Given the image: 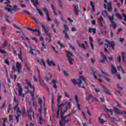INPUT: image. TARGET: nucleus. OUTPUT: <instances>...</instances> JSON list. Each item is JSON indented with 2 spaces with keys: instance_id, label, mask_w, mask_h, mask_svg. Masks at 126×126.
Instances as JSON below:
<instances>
[{
  "instance_id": "obj_36",
  "label": "nucleus",
  "mask_w": 126,
  "mask_h": 126,
  "mask_svg": "<svg viewBox=\"0 0 126 126\" xmlns=\"http://www.w3.org/2000/svg\"><path fill=\"white\" fill-rule=\"evenodd\" d=\"M57 43L58 44V45H59V46L61 47V48H65V45H64V44H63V43H61V42H60V41H58Z\"/></svg>"
},
{
  "instance_id": "obj_38",
  "label": "nucleus",
  "mask_w": 126,
  "mask_h": 126,
  "mask_svg": "<svg viewBox=\"0 0 126 126\" xmlns=\"http://www.w3.org/2000/svg\"><path fill=\"white\" fill-rule=\"evenodd\" d=\"M22 33H23V36H22V38L23 39H24V40H26V41H28V42H29V38H28V37L24 36V33H23V32H22Z\"/></svg>"
},
{
  "instance_id": "obj_46",
  "label": "nucleus",
  "mask_w": 126,
  "mask_h": 126,
  "mask_svg": "<svg viewBox=\"0 0 126 126\" xmlns=\"http://www.w3.org/2000/svg\"><path fill=\"white\" fill-rule=\"evenodd\" d=\"M106 111L107 112H109V113H110L111 116H113L114 115V113L113 112V110H112V109H109L107 108Z\"/></svg>"
},
{
  "instance_id": "obj_16",
  "label": "nucleus",
  "mask_w": 126,
  "mask_h": 126,
  "mask_svg": "<svg viewBox=\"0 0 126 126\" xmlns=\"http://www.w3.org/2000/svg\"><path fill=\"white\" fill-rule=\"evenodd\" d=\"M46 63L49 66H52H52H55L56 65V63L53 62V61H50L49 59L47 60Z\"/></svg>"
},
{
  "instance_id": "obj_12",
  "label": "nucleus",
  "mask_w": 126,
  "mask_h": 126,
  "mask_svg": "<svg viewBox=\"0 0 126 126\" xmlns=\"http://www.w3.org/2000/svg\"><path fill=\"white\" fill-rule=\"evenodd\" d=\"M106 42H107V44L108 45H110V47L112 48V50H115V46L116 45H115V42L114 41H110L109 40H105Z\"/></svg>"
},
{
  "instance_id": "obj_33",
  "label": "nucleus",
  "mask_w": 126,
  "mask_h": 126,
  "mask_svg": "<svg viewBox=\"0 0 126 126\" xmlns=\"http://www.w3.org/2000/svg\"><path fill=\"white\" fill-rule=\"evenodd\" d=\"M42 29H43L44 31V33L47 34H48V28H46V26H45V25H42Z\"/></svg>"
},
{
  "instance_id": "obj_49",
  "label": "nucleus",
  "mask_w": 126,
  "mask_h": 126,
  "mask_svg": "<svg viewBox=\"0 0 126 126\" xmlns=\"http://www.w3.org/2000/svg\"><path fill=\"white\" fill-rule=\"evenodd\" d=\"M4 9H5V10H7L8 11V12H11V8H7V7H5L4 8Z\"/></svg>"
},
{
  "instance_id": "obj_17",
  "label": "nucleus",
  "mask_w": 126,
  "mask_h": 126,
  "mask_svg": "<svg viewBox=\"0 0 126 126\" xmlns=\"http://www.w3.org/2000/svg\"><path fill=\"white\" fill-rule=\"evenodd\" d=\"M63 97V96L61 95H60V94L59 93L57 95V107L58 109H59V106H61V104L59 105L60 104V102H61V98Z\"/></svg>"
},
{
  "instance_id": "obj_26",
  "label": "nucleus",
  "mask_w": 126,
  "mask_h": 126,
  "mask_svg": "<svg viewBox=\"0 0 126 126\" xmlns=\"http://www.w3.org/2000/svg\"><path fill=\"white\" fill-rule=\"evenodd\" d=\"M82 80L84 81L85 83H86L87 85H88V84L87 83V82H86V80L85 79V78H84L83 76H80L79 77V79H78V81H82Z\"/></svg>"
},
{
  "instance_id": "obj_8",
  "label": "nucleus",
  "mask_w": 126,
  "mask_h": 126,
  "mask_svg": "<svg viewBox=\"0 0 126 126\" xmlns=\"http://www.w3.org/2000/svg\"><path fill=\"white\" fill-rule=\"evenodd\" d=\"M16 67L17 68V74H19L20 73V70L22 68V65H21V63L19 62H17L16 64Z\"/></svg>"
},
{
  "instance_id": "obj_48",
  "label": "nucleus",
  "mask_w": 126,
  "mask_h": 126,
  "mask_svg": "<svg viewBox=\"0 0 126 126\" xmlns=\"http://www.w3.org/2000/svg\"><path fill=\"white\" fill-rule=\"evenodd\" d=\"M36 10H37V11L38 14H39V15H40V16H43V13H42L41 12V10H40V9L37 8V9H36Z\"/></svg>"
},
{
  "instance_id": "obj_57",
  "label": "nucleus",
  "mask_w": 126,
  "mask_h": 126,
  "mask_svg": "<svg viewBox=\"0 0 126 126\" xmlns=\"http://www.w3.org/2000/svg\"><path fill=\"white\" fill-rule=\"evenodd\" d=\"M28 30L31 31L32 32H35L36 31V29H33L32 28H28Z\"/></svg>"
},
{
  "instance_id": "obj_22",
  "label": "nucleus",
  "mask_w": 126,
  "mask_h": 126,
  "mask_svg": "<svg viewBox=\"0 0 126 126\" xmlns=\"http://www.w3.org/2000/svg\"><path fill=\"white\" fill-rule=\"evenodd\" d=\"M46 120L43 119V115H40L39 119V124L40 125H42L43 123H45Z\"/></svg>"
},
{
  "instance_id": "obj_42",
  "label": "nucleus",
  "mask_w": 126,
  "mask_h": 126,
  "mask_svg": "<svg viewBox=\"0 0 126 126\" xmlns=\"http://www.w3.org/2000/svg\"><path fill=\"white\" fill-rule=\"evenodd\" d=\"M51 7L52 8L53 12L54 13V15L56 16L57 13H56V11H55V7L53 6V4H51Z\"/></svg>"
},
{
  "instance_id": "obj_60",
  "label": "nucleus",
  "mask_w": 126,
  "mask_h": 126,
  "mask_svg": "<svg viewBox=\"0 0 126 126\" xmlns=\"http://www.w3.org/2000/svg\"><path fill=\"white\" fill-rule=\"evenodd\" d=\"M37 4H39V1H38V0H35V1H34L33 3V5H36Z\"/></svg>"
},
{
  "instance_id": "obj_2",
  "label": "nucleus",
  "mask_w": 126,
  "mask_h": 126,
  "mask_svg": "<svg viewBox=\"0 0 126 126\" xmlns=\"http://www.w3.org/2000/svg\"><path fill=\"white\" fill-rule=\"evenodd\" d=\"M65 52L67 53V59L68 60V61L69 62V64H70L71 65L73 64V59L71 58V57H73V54H72V52H70L68 50H66Z\"/></svg>"
},
{
  "instance_id": "obj_1",
  "label": "nucleus",
  "mask_w": 126,
  "mask_h": 126,
  "mask_svg": "<svg viewBox=\"0 0 126 126\" xmlns=\"http://www.w3.org/2000/svg\"><path fill=\"white\" fill-rule=\"evenodd\" d=\"M70 103L69 102H67V100H63L60 105L58 106V108L57 109V119L60 118V113H61V118L62 121L59 122L60 126H63V122H65L67 118L66 116L64 117L63 116H64V114L67 112V110H68V109H70Z\"/></svg>"
},
{
  "instance_id": "obj_56",
  "label": "nucleus",
  "mask_w": 126,
  "mask_h": 126,
  "mask_svg": "<svg viewBox=\"0 0 126 126\" xmlns=\"http://www.w3.org/2000/svg\"><path fill=\"white\" fill-rule=\"evenodd\" d=\"M30 49L32 52V53H31L32 55H35V53H34V49H33L32 47H30Z\"/></svg>"
},
{
  "instance_id": "obj_21",
  "label": "nucleus",
  "mask_w": 126,
  "mask_h": 126,
  "mask_svg": "<svg viewBox=\"0 0 126 126\" xmlns=\"http://www.w3.org/2000/svg\"><path fill=\"white\" fill-rule=\"evenodd\" d=\"M41 44L42 46L41 48V51L42 52H44V53L46 52V50H46V49H47V45H46V44H44V43H43V42H42L41 43Z\"/></svg>"
},
{
  "instance_id": "obj_14",
  "label": "nucleus",
  "mask_w": 126,
  "mask_h": 126,
  "mask_svg": "<svg viewBox=\"0 0 126 126\" xmlns=\"http://www.w3.org/2000/svg\"><path fill=\"white\" fill-rule=\"evenodd\" d=\"M10 8H11V10L13 12H16V11H18L20 9L17 5H14L13 6H11V7H10Z\"/></svg>"
},
{
  "instance_id": "obj_23",
  "label": "nucleus",
  "mask_w": 126,
  "mask_h": 126,
  "mask_svg": "<svg viewBox=\"0 0 126 126\" xmlns=\"http://www.w3.org/2000/svg\"><path fill=\"white\" fill-rule=\"evenodd\" d=\"M52 82L54 84V88L56 89V90H57L58 89V85H57V83H59V82L57 81L56 80H53Z\"/></svg>"
},
{
  "instance_id": "obj_9",
  "label": "nucleus",
  "mask_w": 126,
  "mask_h": 126,
  "mask_svg": "<svg viewBox=\"0 0 126 126\" xmlns=\"http://www.w3.org/2000/svg\"><path fill=\"white\" fill-rule=\"evenodd\" d=\"M109 19L110 21L111 22L114 29H116V28H117V24H116V23L114 21V20H115V18L114 17V16L109 17Z\"/></svg>"
},
{
  "instance_id": "obj_7",
  "label": "nucleus",
  "mask_w": 126,
  "mask_h": 126,
  "mask_svg": "<svg viewBox=\"0 0 126 126\" xmlns=\"http://www.w3.org/2000/svg\"><path fill=\"white\" fill-rule=\"evenodd\" d=\"M101 86L102 87L103 92H104V93H106V94L109 95H112V94L111 93L110 90H109V89H108L107 87L103 85H101Z\"/></svg>"
},
{
  "instance_id": "obj_32",
  "label": "nucleus",
  "mask_w": 126,
  "mask_h": 126,
  "mask_svg": "<svg viewBox=\"0 0 126 126\" xmlns=\"http://www.w3.org/2000/svg\"><path fill=\"white\" fill-rule=\"evenodd\" d=\"M28 114H29V118L32 121V111H31V110L28 111Z\"/></svg>"
},
{
  "instance_id": "obj_11",
  "label": "nucleus",
  "mask_w": 126,
  "mask_h": 126,
  "mask_svg": "<svg viewBox=\"0 0 126 126\" xmlns=\"http://www.w3.org/2000/svg\"><path fill=\"white\" fill-rule=\"evenodd\" d=\"M72 82L74 84V85H77V84H78V85H79V87H81V84L83 83L82 81L77 82L75 79H72Z\"/></svg>"
},
{
  "instance_id": "obj_43",
  "label": "nucleus",
  "mask_w": 126,
  "mask_h": 126,
  "mask_svg": "<svg viewBox=\"0 0 126 126\" xmlns=\"http://www.w3.org/2000/svg\"><path fill=\"white\" fill-rule=\"evenodd\" d=\"M15 71H16V67H15V65H13L11 72H15Z\"/></svg>"
},
{
  "instance_id": "obj_35",
  "label": "nucleus",
  "mask_w": 126,
  "mask_h": 126,
  "mask_svg": "<svg viewBox=\"0 0 126 126\" xmlns=\"http://www.w3.org/2000/svg\"><path fill=\"white\" fill-rule=\"evenodd\" d=\"M126 52H122V61L124 62H126Z\"/></svg>"
},
{
  "instance_id": "obj_13",
  "label": "nucleus",
  "mask_w": 126,
  "mask_h": 126,
  "mask_svg": "<svg viewBox=\"0 0 126 126\" xmlns=\"http://www.w3.org/2000/svg\"><path fill=\"white\" fill-rule=\"evenodd\" d=\"M113 111L115 114H117V115H124V113L122 112V110L118 108H114Z\"/></svg>"
},
{
  "instance_id": "obj_54",
  "label": "nucleus",
  "mask_w": 126,
  "mask_h": 126,
  "mask_svg": "<svg viewBox=\"0 0 126 126\" xmlns=\"http://www.w3.org/2000/svg\"><path fill=\"white\" fill-rule=\"evenodd\" d=\"M116 16L119 18V19H123V16H122L120 14H116Z\"/></svg>"
},
{
  "instance_id": "obj_61",
  "label": "nucleus",
  "mask_w": 126,
  "mask_h": 126,
  "mask_svg": "<svg viewBox=\"0 0 126 126\" xmlns=\"http://www.w3.org/2000/svg\"><path fill=\"white\" fill-rule=\"evenodd\" d=\"M119 94V95H120V96H122V93H121V92L120 91H116L115 92V94Z\"/></svg>"
},
{
  "instance_id": "obj_55",
  "label": "nucleus",
  "mask_w": 126,
  "mask_h": 126,
  "mask_svg": "<svg viewBox=\"0 0 126 126\" xmlns=\"http://www.w3.org/2000/svg\"><path fill=\"white\" fill-rule=\"evenodd\" d=\"M117 88H118V89H120V90H124V88H123V87H121V85H120V84L117 85Z\"/></svg>"
},
{
  "instance_id": "obj_10",
  "label": "nucleus",
  "mask_w": 126,
  "mask_h": 126,
  "mask_svg": "<svg viewBox=\"0 0 126 126\" xmlns=\"http://www.w3.org/2000/svg\"><path fill=\"white\" fill-rule=\"evenodd\" d=\"M100 72L102 73V74L103 75V77L107 82H110L111 81V79H109L108 77L107 76H110L109 75H108L107 73H105V72H103V70H100Z\"/></svg>"
},
{
  "instance_id": "obj_30",
  "label": "nucleus",
  "mask_w": 126,
  "mask_h": 126,
  "mask_svg": "<svg viewBox=\"0 0 126 126\" xmlns=\"http://www.w3.org/2000/svg\"><path fill=\"white\" fill-rule=\"evenodd\" d=\"M116 72H117V69H116V67H114V66L112 65L111 69V73L112 74H114V73H116Z\"/></svg>"
},
{
  "instance_id": "obj_62",
  "label": "nucleus",
  "mask_w": 126,
  "mask_h": 126,
  "mask_svg": "<svg viewBox=\"0 0 126 126\" xmlns=\"http://www.w3.org/2000/svg\"><path fill=\"white\" fill-rule=\"evenodd\" d=\"M112 8H113L112 6H108L107 7V10H108V11H109V12L111 11V10H112Z\"/></svg>"
},
{
  "instance_id": "obj_20",
  "label": "nucleus",
  "mask_w": 126,
  "mask_h": 126,
  "mask_svg": "<svg viewBox=\"0 0 126 126\" xmlns=\"http://www.w3.org/2000/svg\"><path fill=\"white\" fill-rule=\"evenodd\" d=\"M102 60H99V63H104L106 61H108V58H107V56L106 55L103 54L102 55Z\"/></svg>"
},
{
  "instance_id": "obj_28",
  "label": "nucleus",
  "mask_w": 126,
  "mask_h": 126,
  "mask_svg": "<svg viewBox=\"0 0 126 126\" xmlns=\"http://www.w3.org/2000/svg\"><path fill=\"white\" fill-rule=\"evenodd\" d=\"M39 82L41 86H42L43 87L45 86L46 84H45V82L44 81V80L41 79V78H39Z\"/></svg>"
},
{
  "instance_id": "obj_52",
  "label": "nucleus",
  "mask_w": 126,
  "mask_h": 126,
  "mask_svg": "<svg viewBox=\"0 0 126 126\" xmlns=\"http://www.w3.org/2000/svg\"><path fill=\"white\" fill-rule=\"evenodd\" d=\"M35 92V88H34V89L32 91H31V95L32 96V97H34V93Z\"/></svg>"
},
{
  "instance_id": "obj_63",
  "label": "nucleus",
  "mask_w": 126,
  "mask_h": 126,
  "mask_svg": "<svg viewBox=\"0 0 126 126\" xmlns=\"http://www.w3.org/2000/svg\"><path fill=\"white\" fill-rule=\"evenodd\" d=\"M118 63H121V62H122V57H121V56L118 57Z\"/></svg>"
},
{
  "instance_id": "obj_25",
  "label": "nucleus",
  "mask_w": 126,
  "mask_h": 126,
  "mask_svg": "<svg viewBox=\"0 0 126 126\" xmlns=\"http://www.w3.org/2000/svg\"><path fill=\"white\" fill-rule=\"evenodd\" d=\"M92 98H93L94 100H96V98L92 96V95L91 94H89V95H88L87 96V97L86 98V100L87 101H88V102L89 101V100H90V99H91Z\"/></svg>"
},
{
  "instance_id": "obj_31",
  "label": "nucleus",
  "mask_w": 126,
  "mask_h": 126,
  "mask_svg": "<svg viewBox=\"0 0 126 126\" xmlns=\"http://www.w3.org/2000/svg\"><path fill=\"white\" fill-rule=\"evenodd\" d=\"M101 118H102V115H101L99 118H98V120L100 121V123H101V124H105V123H106L107 121H104V119H101Z\"/></svg>"
},
{
  "instance_id": "obj_44",
  "label": "nucleus",
  "mask_w": 126,
  "mask_h": 126,
  "mask_svg": "<svg viewBox=\"0 0 126 126\" xmlns=\"http://www.w3.org/2000/svg\"><path fill=\"white\" fill-rule=\"evenodd\" d=\"M41 61L43 66H44V67L45 68L47 67V65H46V63H45V61H44V59H41Z\"/></svg>"
},
{
  "instance_id": "obj_34",
  "label": "nucleus",
  "mask_w": 126,
  "mask_h": 126,
  "mask_svg": "<svg viewBox=\"0 0 126 126\" xmlns=\"http://www.w3.org/2000/svg\"><path fill=\"white\" fill-rule=\"evenodd\" d=\"M6 1L5 2V4H6L8 7H11V5H9L10 3V1L9 0H5Z\"/></svg>"
},
{
  "instance_id": "obj_6",
  "label": "nucleus",
  "mask_w": 126,
  "mask_h": 126,
  "mask_svg": "<svg viewBox=\"0 0 126 126\" xmlns=\"http://www.w3.org/2000/svg\"><path fill=\"white\" fill-rule=\"evenodd\" d=\"M42 11H43V12L45 13V15L46 16L48 21H49L50 22H51V21H52V19L50 18V16L49 15V12H48V10H47V8H46V7H44V8H42Z\"/></svg>"
},
{
  "instance_id": "obj_29",
  "label": "nucleus",
  "mask_w": 126,
  "mask_h": 126,
  "mask_svg": "<svg viewBox=\"0 0 126 126\" xmlns=\"http://www.w3.org/2000/svg\"><path fill=\"white\" fill-rule=\"evenodd\" d=\"M37 103L40 106H42V104H43V99L39 98L37 100Z\"/></svg>"
},
{
  "instance_id": "obj_24",
  "label": "nucleus",
  "mask_w": 126,
  "mask_h": 126,
  "mask_svg": "<svg viewBox=\"0 0 126 126\" xmlns=\"http://www.w3.org/2000/svg\"><path fill=\"white\" fill-rule=\"evenodd\" d=\"M27 84H28V86L31 87V89H34L35 88V87L33 85H32V82L29 81L28 80H27Z\"/></svg>"
},
{
  "instance_id": "obj_5",
  "label": "nucleus",
  "mask_w": 126,
  "mask_h": 126,
  "mask_svg": "<svg viewBox=\"0 0 126 126\" xmlns=\"http://www.w3.org/2000/svg\"><path fill=\"white\" fill-rule=\"evenodd\" d=\"M17 85L19 86V88L18 89V96H19V97H22V98H24V97H25V94H22L23 88H22L20 84L18 83Z\"/></svg>"
},
{
  "instance_id": "obj_4",
  "label": "nucleus",
  "mask_w": 126,
  "mask_h": 126,
  "mask_svg": "<svg viewBox=\"0 0 126 126\" xmlns=\"http://www.w3.org/2000/svg\"><path fill=\"white\" fill-rule=\"evenodd\" d=\"M16 108H17V114H18V116H16V119L17 120V123H19V118L21 117L22 113H21L20 109L19 108V107H18V104H16V106L14 107V109H16Z\"/></svg>"
},
{
  "instance_id": "obj_40",
  "label": "nucleus",
  "mask_w": 126,
  "mask_h": 126,
  "mask_svg": "<svg viewBox=\"0 0 126 126\" xmlns=\"http://www.w3.org/2000/svg\"><path fill=\"white\" fill-rule=\"evenodd\" d=\"M90 3H91V5L92 6V10H93V11H94V10H95V7L94 5V3H93V2H92V1H91Z\"/></svg>"
},
{
  "instance_id": "obj_59",
  "label": "nucleus",
  "mask_w": 126,
  "mask_h": 126,
  "mask_svg": "<svg viewBox=\"0 0 126 126\" xmlns=\"http://www.w3.org/2000/svg\"><path fill=\"white\" fill-rule=\"evenodd\" d=\"M5 63H6V64H7V65H9V64H10V63L9 61H8L7 59L5 60Z\"/></svg>"
},
{
  "instance_id": "obj_45",
  "label": "nucleus",
  "mask_w": 126,
  "mask_h": 126,
  "mask_svg": "<svg viewBox=\"0 0 126 126\" xmlns=\"http://www.w3.org/2000/svg\"><path fill=\"white\" fill-rule=\"evenodd\" d=\"M0 53H1V54H3V55H5V54H7V52L6 51L3 50L1 49H0Z\"/></svg>"
},
{
  "instance_id": "obj_37",
  "label": "nucleus",
  "mask_w": 126,
  "mask_h": 126,
  "mask_svg": "<svg viewBox=\"0 0 126 126\" xmlns=\"http://www.w3.org/2000/svg\"><path fill=\"white\" fill-rule=\"evenodd\" d=\"M118 68V70H121V72L122 73V74H125V71H124V69H123V68L122 67V66H119L117 67Z\"/></svg>"
},
{
  "instance_id": "obj_3",
  "label": "nucleus",
  "mask_w": 126,
  "mask_h": 126,
  "mask_svg": "<svg viewBox=\"0 0 126 126\" xmlns=\"http://www.w3.org/2000/svg\"><path fill=\"white\" fill-rule=\"evenodd\" d=\"M64 30L63 31V33L64 34L65 39H68V40H70L69 38V36H68V34L67 33V31H69V28L67 26V24H65L64 25Z\"/></svg>"
},
{
  "instance_id": "obj_27",
  "label": "nucleus",
  "mask_w": 126,
  "mask_h": 126,
  "mask_svg": "<svg viewBox=\"0 0 126 126\" xmlns=\"http://www.w3.org/2000/svg\"><path fill=\"white\" fill-rule=\"evenodd\" d=\"M1 30L2 31V35L5 34V31H6V27L2 26L1 27Z\"/></svg>"
},
{
  "instance_id": "obj_18",
  "label": "nucleus",
  "mask_w": 126,
  "mask_h": 126,
  "mask_svg": "<svg viewBox=\"0 0 126 126\" xmlns=\"http://www.w3.org/2000/svg\"><path fill=\"white\" fill-rule=\"evenodd\" d=\"M74 14L75 15H78V5H75L74 6Z\"/></svg>"
},
{
  "instance_id": "obj_19",
  "label": "nucleus",
  "mask_w": 126,
  "mask_h": 126,
  "mask_svg": "<svg viewBox=\"0 0 126 126\" xmlns=\"http://www.w3.org/2000/svg\"><path fill=\"white\" fill-rule=\"evenodd\" d=\"M47 75H48L49 78H48V76L47 75H46L44 77V79H45V80H46L47 81V82H49V81H50V80H51V78H52V74L48 73L47 74Z\"/></svg>"
},
{
  "instance_id": "obj_53",
  "label": "nucleus",
  "mask_w": 126,
  "mask_h": 126,
  "mask_svg": "<svg viewBox=\"0 0 126 126\" xmlns=\"http://www.w3.org/2000/svg\"><path fill=\"white\" fill-rule=\"evenodd\" d=\"M13 101L15 102L17 104H18V99H16V96H14Z\"/></svg>"
},
{
  "instance_id": "obj_50",
  "label": "nucleus",
  "mask_w": 126,
  "mask_h": 126,
  "mask_svg": "<svg viewBox=\"0 0 126 126\" xmlns=\"http://www.w3.org/2000/svg\"><path fill=\"white\" fill-rule=\"evenodd\" d=\"M51 48H52V50H53V51H54L55 52V53H57V54L59 53V51L56 50V47H55V46L51 45Z\"/></svg>"
},
{
  "instance_id": "obj_39",
  "label": "nucleus",
  "mask_w": 126,
  "mask_h": 126,
  "mask_svg": "<svg viewBox=\"0 0 126 126\" xmlns=\"http://www.w3.org/2000/svg\"><path fill=\"white\" fill-rule=\"evenodd\" d=\"M7 45H8V43H7V40H5L4 42L3 43V48H5V47H6Z\"/></svg>"
},
{
  "instance_id": "obj_41",
  "label": "nucleus",
  "mask_w": 126,
  "mask_h": 126,
  "mask_svg": "<svg viewBox=\"0 0 126 126\" xmlns=\"http://www.w3.org/2000/svg\"><path fill=\"white\" fill-rule=\"evenodd\" d=\"M4 17H5L7 22H9V23H11L10 21H9V18H9V16L4 15Z\"/></svg>"
},
{
  "instance_id": "obj_15",
  "label": "nucleus",
  "mask_w": 126,
  "mask_h": 126,
  "mask_svg": "<svg viewBox=\"0 0 126 126\" xmlns=\"http://www.w3.org/2000/svg\"><path fill=\"white\" fill-rule=\"evenodd\" d=\"M103 21L104 18H103V17L100 16L99 18L98 19V22L100 27H103L104 26V24H103Z\"/></svg>"
},
{
  "instance_id": "obj_64",
  "label": "nucleus",
  "mask_w": 126,
  "mask_h": 126,
  "mask_svg": "<svg viewBox=\"0 0 126 126\" xmlns=\"http://www.w3.org/2000/svg\"><path fill=\"white\" fill-rule=\"evenodd\" d=\"M22 13H26L27 15H30V13L28 12V11H25V10L23 11Z\"/></svg>"
},
{
  "instance_id": "obj_51",
  "label": "nucleus",
  "mask_w": 126,
  "mask_h": 126,
  "mask_svg": "<svg viewBox=\"0 0 126 126\" xmlns=\"http://www.w3.org/2000/svg\"><path fill=\"white\" fill-rule=\"evenodd\" d=\"M9 122L13 121V116L12 115H10L9 116Z\"/></svg>"
},
{
  "instance_id": "obj_58",
  "label": "nucleus",
  "mask_w": 126,
  "mask_h": 126,
  "mask_svg": "<svg viewBox=\"0 0 126 126\" xmlns=\"http://www.w3.org/2000/svg\"><path fill=\"white\" fill-rule=\"evenodd\" d=\"M110 37L111 38H113L114 37V33H113L112 29H110Z\"/></svg>"
},
{
  "instance_id": "obj_47",
  "label": "nucleus",
  "mask_w": 126,
  "mask_h": 126,
  "mask_svg": "<svg viewBox=\"0 0 126 126\" xmlns=\"http://www.w3.org/2000/svg\"><path fill=\"white\" fill-rule=\"evenodd\" d=\"M55 21L56 23H57V24H58V25H61V24H62V23H61L60 20H59V19H56L55 20Z\"/></svg>"
}]
</instances>
